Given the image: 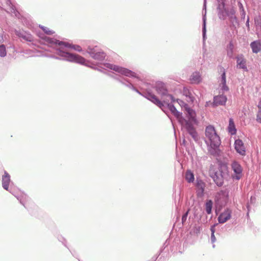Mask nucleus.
<instances>
[{
	"instance_id": "obj_11",
	"label": "nucleus",
	"mask_w": 261,
	"mask_h": 261,
	"mask_svg": "<svg viewBox=\"0 0 261 261\" xmlns=\"http://www.w3.org/2000/svg\"><path fill=\"white\" fill-rule=\"evenodd\" d=\"M226 101V96L223 95H220L214 97L213 103L215 106H217L219 105H225Z\"/></svg>"
},
{
	"instance_id": "obj_18",
	"label": "nucleus",
	"mask_w": 261,
	"mask_h": 261,
	"mask_svg": "<svg viewBox=\"0 0 261 261\" xmlns=\"http://www.w3.org/2000/svg\"><path fill=\"white\" fill-rule=\"evenodd\" d=\"M190 81L192 83L198 84L201 81V77L199 73H193L190 77Z\"/></svg>"
},
{
	"instance_id": "obj_3",
	"label": "nucleus",
	"mask_w": 261,
	"mask_h": 261,
	"mask_svg": "<svg viewBox=\"0 0 261 261\" xmlns=\"http://www.w3.org/2000/svg\"><path fill=\"white\" fill-rule=\"evenodd\" d=\"M106 67L122 75L127 76L136 77V73L126 68L111 64H107Z\"/></svg>"
},
{
	"instance_id": "obj_9",
	"label": "nucleus",
	"mask_w": 261,
	"mask_h": 261,
	"mask_svg": "<svg viewBox=\"0 0 261 261\" xmlns=\"http://www.w3.org/2000/svg\"><path fill=\"white\" fill-rule=\"evenodd\" d=\"M220 71L222 72L219 86L223 92L227 91L229 90L228 86L226 85V74L225 69L222 67H220Z\"/></svg>"
},
{
	"instance_id": "obj_10",
	"label": "nucleus",
	"mask_w": 261,
	"mask_h": 261,
	"mask_svg": "<svg viewBox=\"0 0 261 261\" xmlns=\"http://www.w3.org/2000/svg\"><path fill=\"white\" fill-rule=\"evenodd\" d=\"M231 212L230 210L227 209L223 213H222L218 218L219 223H223L226 222L228 220L230 219L231 217Z\"/></svg>"
},
{
	"instance_id": "obj_1",
	"label": "nucleus",
	"mask_w": 261,
	"mask_h": 261,
	"mask_svg": "<svg viewBox=\"0 0 261 261\" xmlns=\"http://www.w3.org/2000/svg\"><path fill=\"white\" fill-rule=\"evenodd\" d=\"M170 111L173 115L178 118L180 122L181 121L185 122V127L192 137L196 139L197 137V134L193 126V123L196 122V113L192 109L189 108L187 104H185L184 109L185 111L188 120L182 119L181 114L177 111L175 107L172 104L167 103Z\"/></svg>"
},
{
	"instance_id": "obj_7",
	"label": "nucleus",
	"mask_w": 261,
	"mask_h": 261,
	"mask_svg": "<svg viewBox=\"0 0 261 261\" xmlns=\"http://www.w3.org/2000/svg\"><path fill=\"white\" fill-rule=\"evenodd\" d=\"M234 149L240 155L245 156L246 155V147L244 142L241 139H237L234 142Z\"/></svg>"
},
{
	"instance_id": "obj_13",
	"label": "nucleus",
	"mask_w": 261,
	"mask_h": 261,
	"mask_svg": "<svg viewBox=\"0 0 261 261\" xmlns=\"http://www.w3.org/2000/svg\"><path fill=\"white\" fill-rule=\"evenodd\" d=\"M237 67L239 68L247 70L246 60L242 56L238 57L237 58Z\"/></svg>"
},
{
	"instance_id": "obj_20",
	"label": "nucleus",
	"mask_w": 261,
	"mask_h": 261,
	"mask_svg": "<svg viewBox=\"0 0 261 261\" xmlns=\"http://www.w3.org/2000/svg\"><path fill=\"white\" fill-rule=\"evenodd\" d=\"M199 191L197 192V195L198 197H201L203 195V193L204 190V185L203 182H201L198 184L197 185Z\"/></svg>"
},
{
	"instance_id": "obj_24",
	"label": "nucleus",
	"mask_w": 261,
	"mask_h": 261,
	"mask_svg": "<svg viewBox=\"0 0 261 261\" xmlns=\"http://www.w3.org/2000/svg\"><path fill=\"white\" fill-rule=\"evenodd\" d=\"M40 27L47 35H52L54 33V32L53 30H50L46 27L42 26H40Z\"/></svg>"
},
{
	"instance_id": "obj_6",
	"label": "nucleus",
	"mask_w": 261,
	"mask_h": 261,
	"mask_svg": "<svg viewBox=\"0 0 261 261\" xmlns=\"http://www.w3.org/2000/svg\"><path fill=\"white\" fill-rule=\"evenodd\" d=\"M66 55L64 56L67 58V60L71 62H74L81 64H84L86 60L83 57L76 54H70L68 53H65Z\"/></svg>"
},
{
	"instance_id": "obj_28",
	"label": "nucleus",
	"mask_w": 261,
	"mask_h": 261,
	"mask_svg": "<svg viewBox=\"0 0 261 261\" xmlns=\"http://www.w3.org/2000/svg\"><path fill=\"white\" fill-rule=\"evenodd\" d=\"M256 121L259 123H261V115H259L257 114L256 115Z\"/></svg>"
},
{
	"instance_id": "obj_27",
	"label": "nucleus",
	"mask_w": 261,
	"mask_h": 261,
	"mask_svg": "<svg viewBox=\"0 0 261 261\" xmlns=\"http://www.w3.org/2000/svg\"><path fill=\"white\" fill-rule=\"evenodd\" d=\"M188 211L186 213L182 216V218H181V221H182V223H184L187 220V216H188Z\"/></svg>"
},
{
	"instance_id": "obj_26",
	"label": "nucleus",
	"mask_w": 261,
	"mask_h": 261,
	"mask_svg": "<svg viewBox=\"0 0 261 261\" xmlns=\"http://www.w3.org/2000/svg\"><path fill=\"white\" fill-rule=\"evenodd\" d=\"M6 55V51L5 46L2 45H0V56L4 57Z\"/></svg>"
},
{
	"instance_id": "obj_29",
	"label": "nucleus",
	"mask_w": 261,
	"mask_h": 261,
	"mask_svg": "<svg viewBox=\"0 0 261 261\" xmlns=\"http://www.w3.org/2000/svg\"><path fill=\"white\" fill-rule=\"evenodd\" d=\"M211 239L213 242H214L216 240V238L214 236V234H213V233H212Z\"/></svg>"
},
{
	"instance_id": "obj_30",
	"label": "nucleus",
	"mask_w": 261,
	"mask_h": 261,
	"mask_svg": "<svg viewBox=\"0 0 261 261\" xmlns=\"http://www.w3.org/2000/svg\"><path fill=\"white\" fill-rule=\"evenodd\" d=\"M24 39H26L27 40H29V41H31V37L29 36L28 37H24Z\"/></svg>"
},
{
	"instance_id": "obj_14",
	"label": "nucleus",
	"mask_w": 261,
	"mask_h": 261,
	"mask_svg": "<svg viewBox=\"0 0 261 261\" xmlns=\"http://www.w3.org/2000/svg\"><path fill=\"white\" fill-rule=\"evenodd\" d=\"M10 181V177L8 173L5 172V175L3 176L2 184L3 188L8 190V186Z\"/></svg>"
},
{
	"instance_id": "obj_19",
	"label": "nucleus",
	"mask_w": 261,
	"mask_h": 261,
	"mask_svg": "<svg viewBox=\"0 0 261 261\" xmlns=\"http://www.w3.org/2000/svg\"><path fill=\"white\" fill-rule=\"evenodd\" d=\"M185 177L188 182H192L194 180L193 173L190 170L186 172Z\"/></svg>"
},
{
	"instance_id": "obj_33",
	"label": "nucleus",
	"mask_w": 261,
	"mask_h": 261,
	"mask_svg": "<svg viewBox=\"0 0 261 261\" xmlns=\"http://www.w3.org/2000/svg\"><path fill=\"white\" fill-rule=\"evenodd\" d=\"M211 231H212V233H213V234H214V230L213 228L211 229Z\"/></svg>"
},
{
	"instance_id": "obj_4",
	"label": "nucleus",
	"mask_w": 261,
	"mask_h": 261,
	"mask_svg": "<svg viewBox=\"0 0 261 261\" xmlns=\"http://www.w3.org/2000/svg\"><path fill=\"white\" fill-rule=\"evenodd\" d=\"M231 168L234 172L232 177L237 180L240 179L243 175V168L241 165L236 161H233L231 165Z\"/></svg>"
},
{
	"instance_id": "obj_8",
	"label": "nucleus",
	"mask_w": 261,
	"mask_h": 261,
	"mask_svg": "<svg viewBox=\"0 0 261 261\" xmlns=\"http://www.w3.org/2000/svg\"><path fill=\"white\" fill-rule=\"evenodd\" d=\"M87 51L93 58L96 60H102L105 59L106 56L103 51L96 52L94 48H92L90 47L88 48Z\"/></svg>"
},
{
	"instance_id": "obj_31",
	"label": "nucleus",
	"mask_w": 261,
	"mask_h": 261,
	"mask_svg": "<svg viewBox=\"0 0 261 261\" xmlns=\"http://www.w3.org/2000/svg\"><path fill=\"white\" fill-rule=\"evenodd\" d=\"M258 109H261V99H260L258 104L257 105Z\"/></svg>"
},
{
	"instance_id": "obj_32",
	"label": "nucleus",
	"mask_w": 261,
	"mask_h": 261,
	"mask_svg": "<svg viewBox=\"0 0 261 261\" xmlns=\"http://www.w3.org/2000/svg\"><path fill=\"white\" fill-rule=\"evenodd\" d=\"M257 114L259 115H261V109H258Z\"/></svg>"
},
{
	"instance_id": "obj_17",
	"label": "nucleus",
	"mask_w": 261,
	"mask_h": 261,
	"mask_svg": "<svg viewBox=\"0 0 261 261\" xmlns=\"http://www.w3.org/2000/svg\"><path fill=\"white\" fill-rule=\"evenodd\" d=\"M59 44L60 45H63L65 46L71 48L73 49L74 50H76V51H79V52H81L82 50V47L78 45L70 44H69L68 43L63 42H60L59 43Z\"/></svg>"
},
{
	"instance_id": "obj_22",
	"label": "nucleus",
	"mask_w": 261,
	"mask_h": 261,
	"mask_svg": "<svg viewBox=\"0 0 261 261\" xmlns=\"http://www.w3.org/2000/svg\"><path fill=\"white\" fill-rule=\"evenodd\" d=\"M214 180L218 186H221L223 184V179L221 176H218L217 175H215L214 177Z\"/></svg>"
},
{
	"instance_id": "obj_15",
	"label": "nucleus",
	"mask_w": 261,
	"mask_h": 261,
	"mask_svg": "<svg viewBox=\"0 0 261 261\" xmlns=\"http://www.w3.org/2000/svg\"><path fill=\"white\" fill-rule=\"evenodd\" d=\"M250 46L254 53H257L261 50V44L259 41H254L251 43Z\"/></svg>"
},
{
	"instance_id": "obj_25",
	"label": "nucleus",
	"mask_w": 261,
	"mask_h": 261,
	"mask_svg": "<svg viewBox=\"0 0 261 261\" xmlns=\"http://www.w3.org/2000/svg\"><path fill=\"white\" fill-rule=\"evenodd\" d=\"M218 195L220 196H224V200L223 201H226L227 199H228V193H226V192L225 191H220L219 193H218Z\"/></svg>"
},
{
	"instance_id": "obj_21",
	"label": "nucleus",
	"mask_w": 261,
	"mask_h": 261,
	"mask_svg": "<svg viewBox=\"0 0 261 261\" xmlns=\"http://www.w3.org/2000/svg\"><path fill=\"white\" fill-rule=\"evenodd\" d=\"M212 205L213 202L211 200L207 201L205 204V210L208 214H210L212 212Z\"/></svg>"
},
{
	"instance_id": "obj_23",
	"label": "nucleus",
	"mask_w": 261,
	"mask_h": 261,
	"mask_svg": "<svg viewBox=\"0 0 261 261\" xmlns=\"http://www.w3.org/2000/svg\"><path fill=\"white\" fill-rule=\"evenodd\" d=\"M233 45L231 42H230L228 47L227 55L230 57H232L233 55Z\"/></svg>"
},
{
	"instance_id": "obj_16",
	"label": "nucleus",
	"mask_w": 261,
	"mask_h": 261,
	"mask_svg": "<svg viewBox=\"0 0 261 261\" xmlns=\"http://www.w3.org/2000/svg\"><path fill=\"white\" fill-rule=\"evenodd\" d=\"M228 132L231 134V135H235L237 132V129L236 128L235 124L233 122V120L232 118H230L229 120V125L228 126Z\"/></svg>"
},
{
	"instance_id": "obj_2",
	"label": "nucleus",
	"mask_w": 261,
	"mask_h": 261,
	"mask_svg": "<svg viewBox=\"0 0 261 261\" xmlns=\"http://www.w3.org/2000/svg\"><path fill=\"white\" fill-rule=\"evenodd\" d=\"M205 137L212 148L218 147L221 141L219 136L217 134L215 127L212 125H208L205 128Z\"/></svg>"
},
{
	"instance_id": "obj_12",
	"label": "nucleus",
	"mask_w": 261,
	"mask_h": 261,
	"mask_svg": "<svg viewBox=\"0 0 261 261\" xmlns=\"http://www.w3.org/2000/svg\"><path fill=\"white\" fill-rule=\"evenodd\" d=\"M146 97L148 99H149V100L151 101L152 102H153L154 103H155L156 105H157L158 106L160 107V108L163 106V103L162 102H161V101H160L157 97L155 95H154V94H151V93H148L147 96H146Z\"/></svg>"
},
{
	"instance_id": "obj_5",
	"label": "nucleus",
	"mask_w": 261,
	"mask_h": 261,
	"mask_svg": "<svg viewBox=\"0 0 261 261\" xmlns=\"http://www.w3.org/2000/svg\"><path fill=\"white\" fill-rule=\"evenodd\" d=\"M157 91L159 94H161L163 97H165L162 98L164 103H168L170 101H174L173 97L171 95L167 94V90L163 85H162L160 87L158 86Z\"/></svg>"
}]
</instances>
